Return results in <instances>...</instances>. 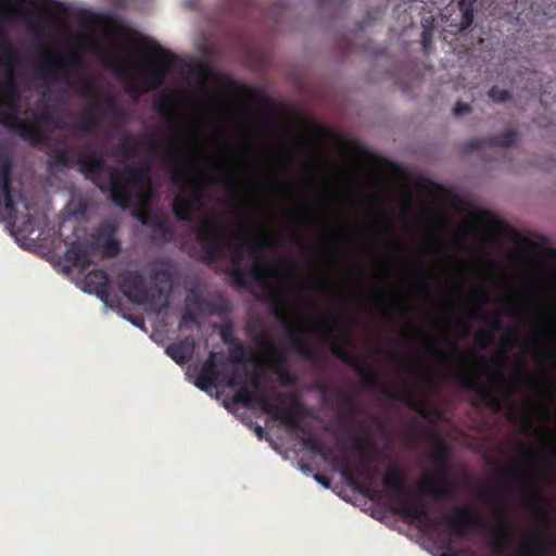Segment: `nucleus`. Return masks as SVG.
<instances>
[{
  "label": "nucleus",
  "instance_id": "dca6fc26",
  "mask_svg": "<svg viewBox=\"0 0 556 556\" xmlns=\"http://www.w3.org/2000/svg\"><path fill=\"white\" fill-rule=\"evenodd\" d=\"M520 456L528 462L527 466L519 463L518 459L511 462L509 470L505 471V476L509 478L520 479L528 482L530 473L538 469L536 452L528 446L522 445Z\"/></svg>",
  "mask_w": 556,
  "mask_h": 556
},
{
  "label": "nucleus",
  "instance_id": "f257e3e1",
  "mask_svg": "<svg viewBox=\"0 0 556 556\" xmlns=\"http://www.w3.org/2000/svg\"><path fill=\"white\" fill-rule=\"evenodd\" d=\"M194 235L200 244L203 261L206 263L217 262L223 258L226 249L231 250L227 273L237 287L247 288L249 277L261 278L262 273L277 279L290 277V267L270 265L262 256L255 258L253 267L244 265V253L257 252V244L251 238L243 237L241 232L230 231L218 218L210 217L200 220Z\"/></svg>",
  "mask_w": 556,
  "mask_h": 556
},
{
  "label": "nucleus",
  "instance_id": "ddd939ff",
  "mask_svg": "<svg viewBox=\"0 0 556 556\" xmlns=\"http://www.w3.org/2000/svg\"><path fill=\"white\" fill-rule=\"evenodd\" d=\"M68 60L61 56L43 58L34 63L36 74L52 81L67 80Z\"/></svg>",
  "mask_w": 556,
  "mask_h": 556
},
{
  "label": "nucleus",
  "instance_id": "de8ad7c7",
  "mask_svg": "<svg viewBox=\"0 0 556 556\" xmlns=\"http://www.w3.org/2000/svg\"><path fill=\"white\" fill-rule=\"evenodd\" d=\"M0 93L8 99H12V100L17 99L16 89H15L13 83H11V81L7 83L5 85L0 86Z\"/></svg>",
  "mask_w": 556,
  "mask_h": 556
},
{
  "label": "nucleus",
  "instance_id": "9d476101",
  "mask_svg": "<svg viewBox=\"0 0 556 556\" xmlns=\"http://www.w3.org/2000/svg\"><path fill=\"white\" fill-rule=\"evenodd\" d=\"M257 406L274 420H280L283 425L294 432L306 434V428L303 425L302 407L294 403L288 407L281 408L279 404L270 401L266 392H261L257 396Z\"/></svg>",
  "mask_w": 556,
  "mask_h": 556
},
{
  "label": "nucleus",
  "instance_id": "2f4dec72",
  "mask_svg": "<svg viewBox=\"0 0 556 556\" xmlns=\"http://www.w3.org/2000/svg\"><path fill=\"white\" fill-rule=\"evenodd\" d=\"M102 253L105 257H115L121 252V243L115 239L113 231H110L108 237L101 244Z\"/></svg>",
  "mask_w": 556,
  "mask_h": 556
},
{
  "label": "nucleus",
  "instance_id": "5fc2aeb1",
  "mask_svg": "<svg viewBox=\"0 0 556 556\" xmlns=\"http://www.w3.org/2000/svg\"><path fill=\"white\" fill-rule=\"evenodd\" d=\"M250 383L252 386V388L256 391H262L261 388H262V378H261V375L258 372H252L250 376Z\"/></svg>",
  "mask_w": 556,
  "mask_h": 556
},
{
  "label": "nucleus",
  "instance_id": "423d86ee",
  "mask_svg": "<svg viewBox=\"0 0 556 556\" xmlns=\"http://www.w3.org/2000/svg\"><path fill=\"white\" fill-rule=\"evenodd\" d=\"M342 318L334 314H320L318 318V331L321 340L329 344L331 353L344 364L351 366L363 380L364 387L367 389H376L379 387L377 375L367 366L365 358L354 355L344 349L341 342L333 337V328L342 323Z\"/></svg>",
  "mask_w": 556,
  "mask_h": 556
},
{
  "label": "nucleus",
  "instance_id": "79ce46f5",
  "mask_svg": "<svg viewBox=\"0 0 556 556\" xmlns=\"http://www.w3.org/2000/svg\"><path fill=\"white\" fill-rule=\"evenodd\" d=\"M93 108L97 110L105 109L111 114L116 108H118V104L112 94H108L103 100L94 101Z\"/></svg>",
  "mask_w": 556,
  "mask_h": 556
},
{
  "label": "nucleus",
  "instance_id": "37998d69",
  "mask_svg": "<svg viewBox=\"0 0 556 556\" xmlns=\"http://www.w3.org/2000/svg\"><path fill=\"white\" fill-rule=\"evenodd\" d=\"M445 342L450 348L451 358H460L462 361H466L467 356L460 352L459 344L456 339L446 337Z\"/></svg>",
  "mask_w": 556,
  "mask_h": 556
},
{
  "label": "nucleus",
  "instance_id": "58836bf2",
  "mask_svg": "<svg viewBox=\"0 0 556 556\" xmlns=\"http://www.w3.org/2000/svg\"><path fill=\"white\" fill-rule=\"evenodd\" d=\"M233 332L235 329L231 321L225 323L219 327V336L224 343L232 344L238 340Z\"/></svg>",
  "mask_w": 556,
  "mask_h": 556
},
{
  "label": "nucleus",
  "instance_id": "b1692460",
  "mask_svg": "<svg viewBox=\"0 0 556 556\" xmlns=\"http://www.w3.org/2000/svg\"><path fill=\"white\" fill-rule=\"evenodd\" d=\"M475 317L478 319H482L490 328V330H479L475 336L476 341H484L486 343H492L495 338L493 331L501 330L503 326L502 321L498 319V315H491L490 313H486L482 311L480 307H478L476 309Z\"/></svg>",
  "mask_w": 556,
  "mask_h": 556
},
{
  "label": "nucleus",
  "instance_id": "1a4fd4ad",
  "mask_svg": "<svg viewBox=\"0 0 556 556\" xmlns=\"http://www.w3.org/2000/svg\"><path fill=\"white\" fill-rule=\"evenodd\" d=\"M118 288L127 300L131 303L143 304L150 302L151 305L157 304L164 299L163 306L168 304L164 296L163 289L154 285L147 290L144 276L139 270H125L118 276Z\"/></svg>",
  "mask_w": 556,
  "mask_h": 556
},
{
  "label": "nucleus",
  "instance_id": "13d9d810",
  "mask_svg": "<svg viewBox=\"0 0 556 556\" xmlns=\"http://www.w3.org/2000/svg\"><path fill=\"white\" fill-rule=\"evenodd\" d=\"M432 279H433V278H432L431 276H429V275H421V276H420V278H419V280H418V283H419V286H420L424 290L428 291V290H429V283H430V280H432Z\"/></svg>",
  "mask_w": 556,
  "mask_h": 556
},
{
  "label": "nucleus",
  "instance_id": "a19ab883",
  "mask_svg": "<svg viewBox=\"0 0 556 556\" xmlns=\"http://www.w3.org/2000/svg\"><path fill=\"white\" fill-rule=\"evenodd\" d=\"M93 108L97 110L105 109L111 114L116 108H118V104L112 94H108L103 100L94 101Z\"/></svg>",
  "mask_w": 556,
  "mask_h": 556
},
{
  "label": "nucleus",
  "instance_id": "a878e982",
  "mask_svg": "<svg viewBox=\"0 0 556 556\" xmlns=\"http://www.w3.org/2000/svg\"><path fill=\"white\" fill-rule=\"evenodd\" d=\"M381 393L383 396H386L388 399L397 400V401L407 403L410 406V408H413L415 412H417L424 418L429 417L430 412H429L428 407L425 404L416 401L414 395H412L410 393H408V392L400 393V392H396L393 389L388 388V387H383L381 389Z\"/></svg>",
  "mask_w": 556,
  "mask_h": 556
},
{
  "label": "nucleus",
  "instance_id": "680f3d73",
  "mask_svg": "<svg viewBox=\"0 0 556 556\" xmlns=\"http://www.w3.org/2000/svg\"><path fill=\"white\" fill-rule=\"evenodd\" d=\"M111 115L115 118V119H118V121H125L126 119V112L121 109L119 106L116 108L112 113Z\"/></svg>",
  "mask_w": 556,
  "mask_h": 556
},
{
  "label": "nucleus",
  "instance_id": "7c9ffc66",
  "mask_svg": "<svg viewBox=\"0 0 556 556\" xmlns=\"http://www.w3.org/2000/svg\"><path fill=\"white\" fill-rule=\"evenodd\" d=\"M528 489L531 495L530 498L528 500V506L534 510L539 521L545 525L548 523L551 516L548 510L541 504V497L535 492L532 485L528 484Z\"/></svg>",
  "mask_w": 556,
  "mask_h": 556
},
{
  "label": "nucleus",
  "instance_id": "aec40b11",
  "mask_svg": "<svg viewBox=\"0 0 556 556\" xmlns=\"http://www.w3.org/2000/svg\"><path fill=\"white\" fill-rule=\"evenodd\" d=\"M219 377L218 365H217V353L211 352L203 363L194 381L195 387L200 390L207 391L210 388L216 384Z\"/></svg>",
  "mask_w": 556,
  "mask_h": 556
},
{
  "label": "nucleus",
  "instance_id": "39448f33",
  "mask_svg": "<svg viewBox=\"0 0 556 556\" xmlns=\"http://www.w3.org/2000/svg\"><path fill=\"white\" fill-rule=\"evenodd\" d=\"M382 485L390 495L395 514L419 522L425 528H433L438 525V520L430 514L425 503L408 501L406 476L400 467L391 466L387 470L382 477Z\"/></svg>",
  "mask_w": 556,
  "mask_h": 556
},
{
  "label": "nucleus",
  "instance_id": "cd10ccee",
  "mask_svg": "<svg viewBox=\"0 0 556 556\" xmlns=\"http://www.w3.org/2000/svg\"><path fill=\"white\" fill-rule=\"evenodd\" d=\"M93 104L84 112L79 121L73 125V129L83 134H94L99 127V118L94 113Z\"/></svg>",
  "mask_w": 556,
  "mask_h": 556
},
{
  "label": "nucleus",
  "instance_id": "4be33fe9",
  "mask_svg": "<svg viewBox=\"0 0 556 556\" xmlns=\"http://www.w3.org/2000/svg\"><path fill=\"white\" fill-rule=\"evenodd\" d=\"M450 457L451 451L446 443L443 441H437L432 452V462L434 465V476L433 478H444L450 476L451 466H450Z\"/></svg>",
  "mask_w": 556,
  "mask_h": 556
},
{
  "label": "nucleus",
  "instance_id": "4c0bfd02",
  "mask_svg": "<svg viewBox=\"0 0 556 556\" xmlns=\"http://www.w3.org/2000/svg\"><path fill=\"white\" fill-rule=\"evenodd\" d=\"M156 112L166 119H172L174 117V111L170 106V98L166 96L164 99L160 100L155 105Z\"/></svg>",
  "mask_w": 556,
  "mask_h": 556
},
{
  "label": "nucleus",
  "instance_id": "e433bc0d",
  "mask_svg": "<svg viewBox=\"0 0 556 556\" xmlns=\"http://www.w3.org/2000/svg\"><path fill=\"white\" fill-rule=\"evenodd\" d=\"M140 138L143 141V146L151 153H156L160 150V141L157 137L153 132H143L140 135Z\"/></svg>",
  "mask_w": 556,
  "mask_h": 556
},
{
  "label": "nucleus",
  "instance_id": "f03ea898",
  "mask_svg": "<svg viewBox=\"0 0 556 556\" xmlns=\"http://www.w3.org/2000/svg\"><path fill=\"white\" fill-rule=\"evenodd\" d=\"M83 173L102 192H108L109 199L119 207H127L132 199L134 188L141 199H147L152 192V165L149 161L138 166L125 165L123 169L110 166L103 155L96 151H87L76 161Z\"/></svg>",
  "mask_w": 556,
  "mask_h": 556
},
{
  "label": "nucleus",
  "instance_id": "c85d7f7f",
  "mask_svg": "<svg viewBox=\"0 0 556 556\" xmlns=\"http://www.w3.org/2000/svg\"><path fill=\"white\" fill-rule=\"evenodd\" d=\"M12 168V159L10 156L2 157L0 162V189L2 191V195L13 194Z\"/></svg>",
  "mask_w": 556,
  "mask_h": 556
},
{
  "label": "nucleus",
  "instance_id": "bf43d9fd",
  "mask_svg": "<svg viewBox=\"0 0 556 556\" xmlns=\"http://www.w3.org/2000/svg\"><path fill=\"white\" fill-rule=\"evenodd\" d=\"M502 315L517 318L520 316V309L515 306H509L502 312Z\"/></svg>",
  "mask_w": 556,
  "mask_h": 556
},
{
  "label": "nucleus",
  "instance_id": "09e8293b",
  "mask_svg": "<svg viewBox=\"0 0 556 556\" xmlns=\"http://www.w3.org/2000/svg\"><path fill=\"white\" fill-rule=\"evenodd\" d=\"M546 325L545 329L551 336H555L556 333V317L553 312H548L546 315Z\"/></svg>",
  "mask_w": 556,
  "mask_h": 556
},
{
  "label": "nucleus",
  "instance_id": "4d7b16f0",
  "mask_svg": "<svg viewBox=\"0 0 556 556\" xmlns=\"http://www.w3.org/2000/svg\"><path fill=\"white\" fill-rule=\"evenodd\" d=\"M457 327L459 328L464 337H468L471 333V325L464 319L457 320Z\"/></svg>",
  "mask_w": 556,
  "mask_h": 556
},
{
  "label": "nucleus",
  "instance_id": "ea45409f",
  "mask_svg": "<svg viewBox=\"0 0 556 556\" xmlns=\"http://www.w3.org/2000/svg\"><path fill=\"white\" fill-rule=\"evenodd\" d=\"M489 97L492 101L497 103H504L510 99V92L506 89H500L496 86H493L489 90Z\"/></svg>",
  "mask_w": 556,
  "mask_h": 556
},
{
  "label": "nucleus",
  "instance_id": "052dcab7",
  "mask_svg": "<svg viewBox=\"0 0 556 556\" xmlns=\"http://www.w3.org/2000/svg\"><path fill=\"white\" fill-rule=\"evenodd\" d=\"M315 480L320 483L321 485H324L325 488H329L330 486V479L328 477H326L325 475H321V473H316L314 476Z\"/></svg>",
  "mask_w": 556,
  "mask_h": 556
},
{
  "label": "nucleus",
  "instance_id": "f8f14e48",
  "mask_svg": "<svg viewBox=\"0 0 556 556\" xmlns=\"http://www.w3.org/2000/svg\"><path fill=\"white\" fill-rule=\"evenodd\" d=\"M451 513L445 520L455 538L465 539L469 529L478 527L477 516L467 506H455Z\"/></svg>",
  "mask_w": 556,
  "mask_h": 556
},
{
  "label": "nucleus",
  "instance_id": "6ab92c4d",
  "mask_svg": "<svg viewBox=\"0 0 556 556\" xmlns=\"http://www.w3.org/2000/svg\"><path fill=\"white\" fill-rule=\"evenodd\" d=\"M197 342L192 336L170 343L166 346L165 353L178 365L189 363L193 356Z\"/></svg>",
  "mask_w": 556,
  "mask_h": 556
},
{
  "label": "nucleus",
  "instance_id": "3c124183",
  "mask_svg": "<svg viewBox=\"0 0 556 556\" xmlns=\"http://www.w3.org/2000/svg\"><path fill=\"white\" fill-rule=\"evenodd\" d=\"M40 122L47 125H58L56 119L50 109H45L40 114Z\"/></svg>",
  "mask_w": 556,
  "mask_h": 556
},
{
  "label": "nucleus",
  "instance_id": "0eeeda50",
  "mask_svg": "<svg viewBox=\"0 0 556 556\" xmlns=\"http://www.w3.org/2000/svg\"><path fill=\"white\" fill-rule=\"evenodd\" d=\"M135 36H131L132 42L148 51L151 59V65L142 71V79L148 89H156L164 83L167 71L177 65L179 58L155 41L137 40Z\"/></svg>",
  "mask_w": 556,
  "mask_h": 556
},
{
  "label": "nucleus",
  "instance_id": "473e14b6",
  "mask_svg": "<svg viewBox=\"0 0 556 556\" xmlns=\"http://www.w3.org/2000/svg\"><path fill=\"white\" fill-rule=\"evenodd\" d=\"M258 344L262 349L270 355H277L276 365L283 367L286 364V357L282 353H279L274 342L266 336H262L258 340Z\"/></svg>",
  "mask_w": 556,
  "mask_h": 556
},
{
  "label": "nucleus",
  "instance_id": "774afa93",
  "mask_svg": "<svg viewBox=\"0 0 556 556\" xmlns=\"http://www.w3.org/2000/svg\"><path fill=\"white\" fill-rule=\"evenodd\" d=\"M8 63L10 65H15L17 63V54L13 51H11L7 58Z\"/></svg>",
  "mask_w": 556,
  "mask_h": 556
},
{
  "label": "nucleus",
  "instance_id": "a18cd8bd",
  "mask_svg": "<svg viewBox=\"0 0 556 556\" xmlns=\"http://www.w3.org/2000/svg\"><path fill=\"white\" fill-rule=\"evenodd\" d=\"M520 343V337L517 330H514L501 344L504 353Z\"/></svg>",
  "mask_w": 556,
  "mask_h": 556
},
{
  "label": "nucleus",
  "instance_id": "6e6552de",
  "mask_svg": "<svg viewBox=\"0 0 556 556\" xmlns=\"http://www.w3.org/2000/svg\"><path fill=\"white\" fill-rule=\"evenodd\" d=\"M291 308V303L285 298L275 296L273 299L271 314L287 329L292 350L303 359L315 362L317 353L305 338V331L296 326L293 316L290 314Z\"/></svg>",
  "mask_w": 556,
  "mask_h": 556
},
{
  "label": "nucleus",
  "instance_id": "49530a36",
  "mask_svg": "<svg viewBox=\"0 0 556 556\" xmlns=\"http://www.w3.org/2000/svg\"><path fill=\"white\" fill-rule=\"evenodd\" d=\"M231 345H232V348L230 350L231 355L236 358V361H239V362L242 361L247 354V350L243 346V344L239 340H237Z\"/></svg>",
  "mask_w": 556,
  "mask_h": 556
},
{
  "label": "nucleus",
  "instance_id": "69168bd1",
  "mask_svg": "<svg viewBox=\"0 0 556 556\" xmlns=\"http://www.w3.org/2000/svg\"><path fill=\"white\" fill-rule=\"evenodd\" d=\"M293 381H294L293 377L288 371H285L281 375V383L283 386H290L293 383Z\"/></svg>",
  "mask_w": 556,
  "mask_h": 556
},
{
  "label": "nucleus",
  "instance_id": "c756f323",
  "mask_svg": "<svg viewBox=\"0 0 556 556\" xmlns=\"http://www.w3.org/2000/svg\"><path fill=\"white\" fill-rule=\"evenodd\" d=\"M477 0H459L458 8L460 11V20L458 23V30L464 31L468 29L473 23L475 4Z\"/></svg>",
  "mask_w": 556,
  "mask_h": 556
},
{
  "label": "nucleus",
  "instance_id": "338daca9",
  "mask_svg": "<svg viewBox=\"0 0 556 556\" xmlns=\"http://www.w3.org/2000/svg\"><path fill=\"white\" fill-rule=\"evenodd\" d=\"M479 291L482 295V302L488 303L490 301V294H489V291L486 290V288L484 286H481V287H479Z\"/></svg>",
  "mask_w": 556,
  "mask_h": 556
},
{
  "label": "nucleus",
  "instance_id": "4468645a",
  "mask_svg": "<svg viewBox=\"0 0 556 556\" xmlns=\"http://www.w3.org/2000/svg\"><path fill=\"white\" fill-rule=\"evenodd\" d=\"M419 490L430 494L435 500H448L455 495L457 485L455 481L450 479V476L444 478L429 477L421 481Z\"/></svg>",
  "mask_w": 556,
  "mask_h": 556
},
{
  "label": "nucleus",
  "instance_id": "8fccbe9b",
  "mask_svg": "<svg viewBox=\"0 0 556 556\" xmlns=\"http://www.w3.org/2000/svg\"><path fill=\"white\" fill-rule=\"evenodd\" d=\"M267 177L269 179L270 185L274 186V187H281V186H283V187L288 188L289 190H293L294 189L293 182L291 180H289V179H286V180H283L281 182V181L278 180L277 177H275L271 174H268Z\"/></svg>",
  "mask_w": 556,
  "mask_h": 556
},
{
  "label": "nucleus",
  "instance_id": "5701e85b",
  "mask_svg": "<svg viewBox=\"0 0 556 556\" xmlns=\"http://www.w3.org/2000/svg\"><path fill=\"white\" fill-rule=\"evenodd\" d=\"M227 386L230 388H238L237 392L232 396V402L235 404H241L244 407H250L253 404L257 405L256 396L262 391L252 393L236 374H231L227 378Z\"/></svg>",
  "mask_w": 556,
  "mask_h": 556
},
{
  "label": "nucleus",
  "instance_id": "bb28decb",
  "mask_svg": "<svg viewBox=\"0 0 556 556\" xmlns=\"http://www.w3.org/2000/svg\"><path fill=\"white\" fill-rule=\"evenodd\" d=\"M48 168L50 170H65L68 169L76 164V161L70 159L68 152L66 149H54L48 153Z\"/></svg>",
  "mask_w": 556,
  "mask_h": 556
},
{
  "label": "nucleus",
  "instance_id": "f3484780",
  "mask_svg": "<svg viewBox=\"0 0 556 556\" xmlns=\"http://www.w3.org/2000/svg\"><path fill=\"white\" fill-rule=\"evenodd\" d=\"M92 244L75 241L67 248L64 257L75 268L86 269L92 264Z\"/></svg>",
  "mask_w": 556,
  "mask_h": 556
},
{
  "label": "nucleus",
  "instance_id": "c03bdc74",
  "mask_svg": "<svg viewBox=\"0 0 556 556\" xmlns=\"http://www.w3.org/2000/svg\"><path fill=\"white\" fill-rule=\"evenodd\" d=\"M199 326V321L197 319V316L191 311H186L182 313L179 321V328H188L189 326Z\"/></svg>",
  "mask_w": 556,
  "mask_h": 556
},
{
  "label": "nucleus",
  "instance_id": "e2e57ef3",
  "mask_svg": "<svg viewBox=\"0 0 556 556\" xmlns=\"http://www.w3.org/2000/svg\"><path fill=\"white\" fill-rule=\"evenodd\" d=\"M4 200V206L8 211H11L14 208V197L13 194H5L3 195Z\"/></svg>",
  "mask_w": 556,
  "mask_h": 556
},
{
  "label": "nucleus",
  "instance_id": "a211bd4d",
  "mask_svg": "<svg viewBox=\"0 0 556 556\" xmlns=\"http://www.w3.org/2000/svg\"><path fill=\"white\" fill-rule=\"evenodd\" d=\"M517 138L518 132L515 129H508L501 135L488 136L481 139L471 140L466 143V150L477 151L483 147L508 148L516 143Z\"/></svg>",
  "mask_w": 556,
  "mask_h": 556
},
{
  "label": "nucleus",
  "instance_id": "2eb2a0df",
  "mask_svg": "<svg viewBox=\"0 0 556 556\" xmlns=\"http://www.w3.org/2000/svg\"><path fill=\"white\" fill-rule=\"evenodd\" d=\"M137 218L143 224L152 228V237L161 241H169L174 236L173 226L169 220L153 212H138Z\"/></svg>",
  "mask_w": 556,
  "mask_h": 556
},
{
  "label": "nucleus",
  "instance_id": "72a5a7b5",
  "mask_svg": "<svg viewBox=\"0 0 556 556\" xmlns=\"http://www.w3.org/2000/svg\"><path fill=\"white\" fill-rule=\"evenodd\" d=\"M434 31L433 18H429L422 23L421 45L425 53H429L432 49V37Z\"/></svg>",
  "mask_w": 556,
  "mask_h": 556
},
{
  "label": "nucleus",
  "instance_id": "0e129e2a",
  "mask_svg": "<svg viewBox=\"0 0 556 556\" xmlns=\"http://www.w3.org/2000/svg\"><path fill=\"white\" fill-rule=\"evenodd\" d=\"M442 548L444 549V553L442 554V556H452L451 552H452L453 547H452V541L450 539L443 542Z\"/></svg>",
  "mask_w": 556,
  "mask_h": 556
},
{
  "label": "nucleus",
  "instance_id": "6e6d98bb",
  "mask_svg": "<svg viewBox=\"0 0 556 556\" xmlns=\"http://www.w3.org/2000/svg\"><path fill=\"white\" fill-rule=\"evenodd\" d=\"M151 277L153 279L163 278L164 280H169V273L166 269L163 268H153L151 271Z\"/></svg>",
  "mask_w": 556,
  "mask_h": 556
},
{
  "label": "nucleus",
  "instance_id": "c9c22d12",
  "mask_svg": "<svg viewBox=\"0 0 556 556\" xmlns=\"http://www.w3.org/2000/svg\"><path fill=\"white\" fill-rule=\"evenodd\" d=\"M480 364L485 371H489V380L493 386L502 388L506 384L507 378L505 377V375L502 371H498L496 374L491 372L486 359L484 357H480Z\"/></svg>",
  "mask_w": 556,
  "mask_h": 556
},
{
  "label": "nucleus",
  "instance_id": "393cba45",
  "mask_svg": "<svg viewBox=\"0 0 556 556\" xmlns=\"http://www.w3.org/2000/svg\"><path fill=\"white\" fill-rule=\"evenodd\" d=\"M339 405L343 412L339 414V422L342 426H350L354 421V417L361 413V406L355 401L354 395L350 392H344L339 397Z\"/></svg>",
  "mask_w": 556,
  "mask_h": 556
},
{
  "label": "nucleus",
  "instance_id": "412c9836",
  "mask_svg": "<svg viewBox=\"0 0 556 556\" xmlns=\"http://www.w3.org/2000/svg\"><path fill=\"white\" fill-rule=\"evenodd\" d=\"M85 285L89 292L96 293L103 302H108L110 298L111 283L105 270H91L85 278Z\"/></svg>",
  "mask_w": 556,
  "mask_h": 556
},
{
  "label": "nucleus",
  "instance_id": "864d4df0",
  "mask_svg": "<svg viewBox=\"0 0 556 556\" xmlns=\"http://www.w3.org/2000/svg\"><path fill=\"white\" fill-rule=\"evenodd\" d=\"M471 111V108L468 103L458 101L454 106V115L455 116H462L466 113H469Z\"/></svg>",
  "mask_w": 556,
  "mask_h": 556
},
{
  "label": "nucleus",
  "instance_id": "7ed1b4c3",
  "mask_svg": "<svg viewBox=\"0 0 556 556\" xmlns=\"http://www.w3.org/2000/svg\"><path fill=\"white\" fill-rule=\"evenodd\" d=\"M163 156L170 166L173 184L179 188L172 203V212L177 220L192 222L193 214L206 200L204 186L192 175V165L201 154L186 152L179 143L170 142Z\"/></svg>",
  "mask_w": 556,
  "mask_h": 556
},
{
  "label": "nucleus",
  "instance_id": "20e7f679",
  "mask_svg": "<svg viewBox=\"0 0 556 556\" xmlns=\"http://www.w3.org/2000/svg\"><path fill=\"white\" fill-rule=\"evenodd\" d=\"M302 444L309 451L319 454L326 462L340 470L348 484L356 489H361L358 478L371 481L378 472L376 467L371 470V463L376 459L375 445L370 444L366 446L358 437H354L353 444L350 447L351 452L357 453L362 457V463L357 466H353L349 456L343 458L339 457L332 448L326 446L321 440L315 437H304Z\"/></svg>",
  "mask_w": 556,
  "mask_h": 556
},
{
  "label": "nucleus",
  "instance_id": "f704fd0d",
  "mask_svg": "<svg viewBox=\"0 0 556 556\" xmlns=\"http://www.w3.org/2000/svg\"><path fill=\"white\" fill-rule=\"evenodd\" d=\"M135 150L136 142L134 140V137L128 136L118 144L116 154L121 156L122 160L126 161L129 160L135 154Z\"/></svg>",
  "mask_w": 556,
  "mask_h": 556
},
{
  "label": "nucleus",
  "instance_id": "603ef678",
  "mask_svg": "<svg viewBox=\"0 0 556 556\" xmlns=\"http://www.w3.org/2000/svg\"><path fill=\"white\" fill-rule=\"evenodd\" d=\"M536 356L544 359H549L556 365V352L553 349L540 350Z\"/></svg>",
  "mask_w": 556,
  "mask_h": 556
},
{
  "label": "nucleus",
  "instance_id": "9b49d317",
  "mask_svg": "<svg viewBox=\"0 0 556 556\" xmlns=\"http://www.w3.org/2000/svg\"><path fill=\"white\" fill-rule=\"evenodd\" d=\"M445 376L453 379L464 389L475 391L480 400L494 410H500L503 406L501 397L492 390L482 387L476 379L464 370H447Z\"/></svg>",
  "mask_w": 556,
  "mask_h": 556
}]
</instances>
